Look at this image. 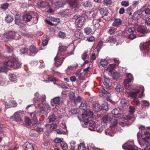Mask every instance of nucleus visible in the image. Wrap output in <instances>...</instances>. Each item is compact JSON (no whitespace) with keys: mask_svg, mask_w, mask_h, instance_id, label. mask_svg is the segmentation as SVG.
Segmentation results:
<instances>
[{"mask_svg":"<svg viewBox=\"0 0 150 150\" xmlns=\"http://www.w3.org/2000/svg\"><path fill=\"white\" fill-rule=\"evenodd\" d=\"M4 64L6 66L11 67L14 69L20 68L21 63L16 57H12L5 60Z\"/></svg>","mask_w":150,"mask_h":150,"instance_id":"obj_1","label":"nucleus"},{"mask_svg":"<svg viewBox=\"0 0 150 150\" xmlns=\"http://www.w3.org/2000/svg\"><path fill=\"white\" fill-rule=\"evenodd\" d=\"M3 37L8 40L20 38L21 36L17 33L13 31L6 32L3 34Z\"/></svg>","mask_w":150,"mask_h":150,"instance_id":"obj_2","label":"nucleus"},{"mask_svg":"<svg viewBox=\"0 0 150 150\" xmlns=\"http://www.w3.org/2000/svg\"><path fill=\"white\" fill-rule=\"evenodd\" d=\"M73 19L76 20V25L79 28H80L84 24L85 21V18L83 16L78 17L77 16H74Z\"/></svg>","mask_w":150,"mask_h":150,"instance_id":"obj_3","label":"nucleus"},{"mask_svg":"<svg viewBox=\"0 0 150 150\" xmlns=\"http://www.w3.org/2000/svg\"><path fill=\"white\" fill-rule=\"evenodd\" d=\"M65 57L59 56V53L57 54L56 57L54 58L55 64L57 67L61 66L65 59Z\"/></svg>","mask_w":150,"mask_h":150,"instance_id":"obj_4","label":"nucleus"},{"mask_svg":"<svg viewBox=\"0 0 150 150\" xmlns=\"http://www.w3.org/2000/svg\"><path fill=\"white\" fill-rule=\"evenodd\" d=\"M21 112L18 111L16 112L11 117V120L17 122L21 121L22 119L21 116Z\"/></svg>","mask_w":150,"mask_h":150,"instance_id":"obj_5","label":"nucleus"},{"mask_svg":"<svg viewBox=\"0 0 150 150\" xmlns=\"http://www.w3.org/2000/svg\"><path fill=\"white\" fill-rule=\"evenodd\" d=\"M100 94V96L106 97L107 100L109 99L110 96V94L109 93L106 91L102 87L99 90Z\"/></svg>","mask_w":150,"mask_h":150,"instance_id":"obj_6","label":"nucleus"},{"mask_svg":"<svg viewBox=\"0 0 150 150\" xmlns=\"http://www.w3.org/2000/svg\"><path fill=\"white\" fill-rule=\"evenodd\" d=\"M137 31L143 34L150 32V30L147 29L146 26L142 25L139 26L137 28Z\"/></svg>","mask_w":150,"mask_h":150,"instance_id":"obj_7","label":"nucleus"},{"mask_svg":"<svg viewBox=\"0 0 150 150\" xmlns=\"http://www.w3.org/2000/svg\"><path fill=\"white\" fill-rule=\"evenodd\" d=\"M140 91L139 89L135 88L133 89V91L131 92L129 94V96L131 98L135 99L137 98L138 94Z\"/></svg>","mask_w":150,"mask_h":150,"instance_id":"obj_8","label":"nucleus"},{"mask_svg":"<svg viewBox=\"0 0 150 150\" xmlns=\"http://www.w3.org/2000/svg\"><path fill=\"white\" fill-rule=\"evenodd\" d=\"M32 19L31 15L28 13H25L23 15V20L25 22L30 21Z\"/></svg>","mask_w":150,"mask_h":150,"instance_id":"obj_9","label":"nucleus"},{"mask_svg":"<svg viewBox=\"0 0 150 150\" xmlns=\"http://www.w3.org/2000/svg\"><path fill=\"white\" fill-rule=\"evenodd\" d=\"M122 147L123 149L127 150H137L135 149V146L129 144L128 142L123 145Z\"/></svg>","mask_w":150,"mask_h":150,"instance_id":"obj_10","label":"nucleus"},{"mask_svg":"<svg viewBox=\"0 0 150 150\" xmlns=\"http://www.w3.org/2000/svg\"><path fill=\"white\" fill-rule=\"evenodd\" d=\"M109 122H110L111 124V126L112 127H114L117 125V121L113 116H110V117H109Z\"/></svg>","mask_w":150,"mask_h":150,"instance_id":"obj_11","label":"nucleus"},{"mask_svg":"<svg viewBox=\"0 0 150 150\" xmlns=\"http://www.w3.org/2000/svg\"><path fill=\"white\" fill-rule=\"evenodd\" d=\"M60 102V99L59 97H55L51 100V104L53 106H54L55 104L59 105Z\"/></svg>","mask_w":150,"mask_h":150,"instance_id":"obj_12","label":"nucleus"},{"mask_svg":"<svg viewBox=\"0 0 150 150\" xmlns=\"http://www.w3.org/2000/svg\"><path fill=\"white\" fill-rule=\"evenodd\" d=\"M79 0H69L68 4L71 7L76 8L78 6Z\"/></svg>","mask_w":150,"mask_h":150,"instance_id":"obj_13","label":"nucleus"},{"mask_svg":"<svg viewBox=\"0 0 150 150\" xmlns=\"http://www.w3.org/2000/svg\"><path fill=\"white\" fill-rule=\"evenodd\" d=\"M103 83L108 89H110L111 83L109 79L107 78H105L104 79Z\"/></svg>","mask_w":150,"mask_h":150,"instance_id":"obj_14","label":"nucleus"},{"mask_svg":"<svg viewBox=\"0 0 150 150\" xmlns=\"http://www.w3.org/2000/svg\"><path fill=\"white\" fill-rule=\"evenodd\" d=\"M24 147L25 150H33V147L31 144L26 142L24 145Z\"/></svg>","mask_w":150,"mask_h":150,"instance_id":"obj_15","label":"nucleus"},{"mask_svg":"<svg viewBox=\"0 0 150 150\" xmlns=\"http://www.w3.org/2000/svg\"><path fill=\"white\" fill-rule=\"evenodd\" d=\"M102 109V107L99 104L96 103L93 105V110L96 112L100 111Z\"/></svg>","mask_w":150,"mask_h":150,"instance_id":"obj_16","label":"nucleus"},{"mask_svg":"<svg viewBox=\"0 0 150 150\" xmlns=\"http://www.w3.org/2000/svg\"><path fill=\"white\" fill-rule=\"evenodd\" d=\"M30 54H29L30 55H35L36 54L38 51L37 50L35 47L34 46H31L30 48Z\"/></svg>","mask_w":150,"mask_h":150,"instance_id":"obj_17","label":"nucleus"},{"mask_svg":"<svg viewBox=\"0 0 150 150\" xmlns=\"http://www.w3.org/2000/svg\"><path fill=\"white\" fill-rule=\"evenodd\" d=\"M89 129L90 130L92 131H95L96 129L95 127L96 126L95 122L93 121H90L89 122Z\"/></svg>","mask_w":150,"mask_h":150,"instance_id":"obj_18","label":"nucleus"},{"mask_svg":"<svg viewBox=\"0 0 150 150\" xmlns=\"http://www.w3.org/2000/svg\"><path fill=\"white\" fill-rule=\"evenodd\" d=\"M122 22V21L120 19H115L114 23L112 24V25L114 26L117 27L121 25Z\"/></svg>","mask_w":150,"mask_h":150,"instance_id":"obj_19","label":"nucleus"},{"mask_svg":"<svg viewBox=\"0 0 150 150\" xmlns=\"http://www.w3.org/2000/svg\"><path fill=\"white\" fill-rule=\"evenodd\" d=\"M127 79L125 80V82H131L133 80V76L131 73H128L127 74Z\"/></svg>","mask_w":150,"mask_h":150,"instance_id":"obj_20","label":"nucleus"},{"mask_svg":"<svg viewBox=\"0 0 150 150\" xmlns=\"http://www.w3.org/2000/svg\"><path fill=\"white\" fill-rule=\"evenodd\" d=\"M15 18V23L16 24H19L21 21V16L19 14H16Z\"/></svg>","mask_w":150,"mask_h":150,"instance_id":"obj_21","label":"nucleus"},{"mask_svg":"<svg viewBox=\"0 0 150 150\" xmlns=\"http://www.w3.org/2000/svg\"><path fill=\"white\" fill-rule=\"evenodd\" d=\"M59 48V49L57 54L59 53V56L62 57V55L63 54L62 52L66 50V48L64 46H60Z\"/></svg>","mask_w":150,"mask_h":150,"instance_id":"obj_22","label":"nucleus"},{"mask_svg":"<svg viewBox=\"0 0 150 150\" xmlns=\"http://www.w3.org/2000/svg\"><path fill=\"white\" fill-rule=\"evenodd\" d=\"M143 46L144 49L146 50V52H148L150 50V42L144 44Z\"/></svg>","mask_w":150,"mask_h":150,"instance_id":"obj_23","label":"nucleus"},{"mask_svg":"<svg viewBox=\"0 0 150 150\" xmlns=\"http://www.w3.org/2000/svg\"><path fill=\"white\" fill-rule=\"evenodd\" d=\"M121 110L119 108H117L114 109L112 111V113L115 115H118L120 114Z\"/></svg>","mask_w":150,"mask_h":150,"instance_id":"obj_24","label":"nucleus"},{"mask_svg":"<svg viewBox=\"0 0 150 150\" xmlns=\"http://www.w3.org/2000/svg\"><path fill=\"white\" fill-rule=\"evenodd\" d=\"M100 14L103 16H107L108 13V10L106 9L100 8L99 9Z\"/></svg>","mask_w":150,"mask_h":150,"instance_id":"obj_25","label":"nucleus"},{"mask_svg":"<svg viewBox=\"0 0 150 150\" xmlns=\"http://www.w3.org/2000/svg\"><path fill=\"white\" fill-rule=\"evenodd\" d=\"M38 98H34V103L35 105H37V106L39 108H41L43 105L41 102H39L38 103Z\"/></svg>","mask_w":150,"mask_h":150,"instance_id":"obj_26","label":"nucleus"},{"mask_svg":"<svg viewBox=\"0 0 150 150\" xmlns=\"http://www.w3.org/2000/svg\"><path fill=\"white\" fill-rule=\"evenodd\" d=\"M9 79L10 81L11 82L15 83L17 82V78L16 76L13 74H9Z\"/></svg>","mask_w":150,"mask_h":150,"instance_id":"obj_27","label":"nucleus"},{"mask_svg":"<svg viewBox=\"0 0 150 150\" xmlns=\"http://www.w3.org/2000/svg\"><path fill=\"white\" fill-rule=\"evenodd\" d=\"M13 20V18L12 16L9 15H7L6 16L5 18V20L6 22L8 23H10L12 22Z\"/></svg>","mask_w":150,"mask_h":150,"instance_id":"obj_28","label":"nucleus"},{"mask_svg":"<svg viewBox=\"0 0 150 150\" xmlns=\"http://www.w3.org/2000/svg\"><path fill=\"white\" fill-rule=\"evenodd\" d=\"M57 117L54 115L52 114L48 117L49 121V122H53L57 119Z\"/></svg>","mask_w":150,"mask_h":150,"instance_id":"obj_29","label":"nucleus"},{"mask_svg":"<svg viewBox=\"0 0 150 150\" xmlns=\"http://www.w3.org/2000/svg\"><path fill=\"white\" fill-rule=\"evenodd\" d=\"M92 2L90 1H88L83 4V6L85 7H90L91 6Z\"/></svg>","mask_w":150,"mask_h":150,"instance_id":"obj_30","label":"nucleus"},{"mask_svg":"<svg viewBox=\"0 0 150 150\" xmlns=\"http://www.w3.org/2000/svg\"><path fill=\"white\" fill-rule=\"evenodd\" d=\"M123 90V86L120 85H118L115 88V90L118 92H122Z\"/></svg>","mask_w":150,"mask_h":150,"instance_id":"obj_31","label":"nucleus"},{"mask_svg":"<svg viewBox=\"0 0 150 150\" xmlns=\"http://www.w3.org/2000/svg\"><path fill=\"white\" fill-rule=\"evenodd\" d=\"M28 49L25 48H22L20 50V54H26L29 55L28 52Z\"/></svg>","mask_w":150,"mask_h":150,"instance_id":"obj_32","label":"nucleus"},{"mask_svg":"<svg viewBox=\"0 0 150 150\" xmlns=\"http://www.w3.org/2000/svg\"><path fill=\"white\" fill-rule=\"evenodd\" d=\"M64 4L63 2L61 1L57 2L55 3V5L56 6V8H59L60 7H63L64 5Z\"/></svg>","mask_w":150,"mask_h":150,"instance_id":"obj_33","label":"nucleus"},{"mask_svg":"<svg viewBox=\"0 0 150 150\" xmlns=\"http://www.w3.org/2000/svg\"><path fill=\"white\" fill-rule=\"evenodd\" d=\"M130 82L124 81V85L126 89L130 90L132 89V86L129 84Z\"/></svg>","mask_w":150,"mask_h":150,"instance_id":"obj_34","label":"nucleus"},{"mask_svg":"<svg viewBox=\"0 0 150 150\" xmlns=\"http://www.w3.org/2000/svg\"><path fill=\"white\" fill-rule=\"evenodd\" d=\"M108 63L107 61L105 59H102L100 62V65L105 67Z\"/></svg>","mask_w":150,"mask_h":150,"instance_id":"obj_35","label":"nucleus"},{"mask_svg":"<svg viewBox=\"0 0 150 150\" xmlns=\"http://www.w3.org/2000/svg\"><path fill=\"white\" fill-rule=\"evenodd\" d=\"M60 145L62 149L63 150H66L68 148V146L67 144L64 142H61Z\"/></svg>","mask_w":150,"mask_h":150,"instance_id":"obj_36","label":"nucleus"},{"mask_svg":"<svg viewBox=\"0 0 150 150\" xmlns=\"http://www.w3.org/2000/svg\"><path fill=\"white\" fill-rule=\"evenodd\" d=\"M139 88L142 90V93L140 94L139 96V97L142 98L144 96V87L142 85H140L139 86Z\"/></svg>","mask_w":150,"mask_h":150,"instance_id":"obj_37","label":"nucleus"},{"mask_svg":"<svg viewBox=\"0 0 150 150\" xmlns=\"http://www.w3.org/2000/svg\"><path fill=\"white\" fill-rule=\"evenodd\" d=\"M87 108V105L85 103H82L80 106V108L83 110H86Z\"/></svg>","mask_w":150,"mask_h":150,"instance_id":"obj_38","label":"nucleus"},{"mask_svg":"<svg viewBox=\"0 0 150 150\" xmlns=\"http://www.w3.org/2000/svg\"><path fill=\"white\" fill-rule=\"evenodd\" d=\"M109 117L110 116L105 115L102 119V121L104 123L109 122Z\"/></svg>","mask_w":150,"mask_h":150,"instance_id":"obj_39","label":"nucleus"},{"mask_svg":"<svg viewBox=\"0 0 150 150\" xmlns=\"http://www.w3.org/2000/svg\"><path fill=\"white\" fill-rule=\"evenodd\" d=\"M142 102L143 103V107H149V106L150 103L149 101L144 100L142 101Z\"/></svg>","mask_w":150,"mask_h":150,"instance_id":"obj_40","label":"nucleus"},{"mask_svg":"<svg viewBox=\"0 0 150 150\" xmlns=\"http://www.w3.org/2000/svg\"><path fill=\"white\" fill-rule=\"evenodd\" d=\"M95 147L93 144L89 143L88 145V150H95Z\"/></svg>","mask_w":150,"mask_h":150,"instance_id":"obj_41","label":"nucleus"},{"mask_svg":"<svg viewBox=\"0 0 150 150\" xmlns=\"http://www.w3.org/2000/svg\"><path fill=\"white\" fill-rule=\"evenodd\" d=\"M84 32L87 35H89L91 33V29L90 28L86 27L84 29Z\"/></svg>","mask_w":150,"mask_h":150,"instance_id":"obj_42","label":"nucleus"},{"mask_svg":"<svg viewBox=\"0 0 150 150\" xmlns=\"http://www.w3.org/2000/svg\"><path fill=\"white\" fill-rule=\"evenodd\" d=\"M103 3L105 6H109L112 3L111 0H103Z\"/></svg>","mask_w":150,"mask_h":150,"instance_id":"obj_43","label":"nucleus"},{"mask_svg":"<svg viewBox=\"0 0 150 150\" xmlns=\"http://www.w3.org/2000/svg\"><path fill=\"white\" fill-rule=\"evenodd\" d=\"M78 150H85V148L84 144L82 143H81L78 145Z\"/></svg>","mask_w":150,"mask_h":150,"instance_id":"obj_44","label":"nucleus"},{"mask_svg":"<svg viewBox=\"0 0 150 150\" xmlns=\"http://www.w3.org/2000/svg\"><path fill=\"white\" fill-rule=\"evenodd\" d=\"M113 69L114 67L112 64H110L109 66L107 68V70H108L109 72L111 74H112Z\"/></svg>","mask_w":150,"mask_h":150,"instance_id":"obj_45","label":"nucleus"},{"mask_svg":"<svg viewBox=\"0 0 150 150\" xmlns=\"http://www.w3.org/2000/svg\"><path fill=\"white\" fill-rule=\"evenodd\" d=\"M35 130L32 129L31 130L29 133V134L30 136L32 137H35L37 136V134L35 132Z\"/></svg>","mask_w":150,"mask_h":150,"instance_id":"obj_46","label":"nucleus"},{"mask_svg":"<svg viewBox=\"0 0 150 150\" xmlns=\"http://www.w3.org/2000/svg\"><path fill=\"white\" fill-rule=\"evenodd\" d=\"M79 112V110L77 109L74 108L71 110V112L73 115L76 114H77Z\"/></svg>","mask_w":150,"mask_h":150,"instance_id":"obj_47","label":"nucleus"},{"mask_svg":"<svg viewBox=\"0 0 150 150\" xmlns=\"http://www.w3.org/2000/svg\"><path fill=\"white\" fill-rule=\"evenodd\" d=\"M121 5L124 7H127L129 6V3L127 1H123L121 2Z\"/></svg>","mask_w":150,"mask_h":150,"instance_id":"obj_48","label":"nucleus"},{"mask_svg":"<svg viewBox=\"0 0 150 150\" xmlns=\"http://www.w3.org/2000/svg\"><path fill=\"white\" fill-rule=\"evenodd\" d=\"M25 121L26 123L28 125H30L32 124L31 120L28 117H25Z\"/></svg>","mask_w":150,"mask_h":150,"instance_id":"obj_49","label":"nucleus"},{"mask_svg":"<svg viewBox=\"0 0 150 150\" xmlns=\"http://www.w3.org/2000/svg\"><path fill=\"white\" fill-rule=\"evenodd\" d=\"M63 140V139L62 138H57L55 139L54 140V142L56 143H60L61 144V143L63 142L62 140Z\"/></svg>","mask_w":150,"mask_h":150,"instance_id":"obj_50","label":"nucleus"},{"mask_svg":"<svg viewBox=\"0 0 150 150\" xmlns=\"http://www.w3.org/2000/svg\"><path fill=\"white\" fill-rule=\"evenodd\" d=\"M120 76V74L117 72H115L113 73V78L114 79H117Z\"/></svg>","mask_w":150,"mask_h":150,"instance_id":"obj_51","label":"nucleus"},{"mask_svg":"<svg viewBox=\"0 0 150 150\" xmlns=\"http://www.w3.org/2000/svg\"><path fill=\"white\" fill-rule=\"evenodd\" d=\"M143 140L146 142V143H148L150 141V136H146L143 138Z\"/></svg>","mask_w":150,"mask_h":150,"instance_id":"obj_52","label":"nucleus"},{"mask_svg":"<svg viewBox=\"0 0 150 150\" xmlns=\"http://www.w3.org/2000/svg\"><path fill=\"white\" fill-rule=\"evenodd\" d=\"M58 35L59 37L62 38H64L66 36L65 33L63 32H59Z\"/></svg>","mask_w":150,"mask_h":150,"instance_id":"obj_53","label":"nucleus"},{"mask_svg":"<svg viewBox=\"0 0 150 150\" xmlns=\"http://www.w3.org/2000/svg\"><path fill=\"white\" fill-rule=\"evenodd\" d=\"M129 110V112L131 114H133L135 111V108L134 106H130Z\"/></svg>","mask_w":150,"mask_h":150,"instance_id":"obj_54","label":"nucleus"},{"mask_svg":"<svg viewBox=\"0 0 150 150\" xmlns=\"http://www.w3.org/2000/svg\"><path fill=\"white\" fill-rule=\"evenodd\" d=\"M40 114H46L47 113H48L47 111L46 110V108H45L44 107L43 108H42L40 110Z\"/></svg>","mask_w":150,"mask_h":150,"instance_id":"obj_55","label":"nucleus"},{"mask_svg":"<svg viewBox=\"0 0 150 150\" xmlns=\"http://www.w3.org/2000/svg\"><path fill=\"white\" fill-rule=\"evenodd\" d=\"M78 67V64L77 63H76L74 65H72L68 66V69L69 70H71V69L74 68L75 69L77 68Z\"/></svg>","mask_w":150,"mask_h":150,"instance_id":"obj_56","label":"nucleus"},{"mask_svg":"<svg viewBox=\"0 0 150 150\" xmlns=\"http://www.w3.org/2000/svg\"><path fill=\"white\" fill-rule=\"evenodd\" d=\"M81 97L80 96H78L76 98L74 99V103L76 104V103L80 102L81 100Z\"/></svg>","mask_w":150,"mask_h":150,"instance_id":"obj_57","label":"nucleus"},{"mask_svg":"<svg viewBox=\"0 0 150 150\" xmlns=\"http://www.w3.org/2000/svg\"><path fill=\"white\" fill-rule=\"evenodd\" d=\"M30 116H33V120L34 121L35 123H36V122L37 121V120L35 114L33 113H31Z\"/></svg>","mask_w":150,"mask_h":150,"instance_id":"obj_58","label":"nucleus"},{"mask_svg":"<svg viewBox=\"0 0 150 150\" xmlns=\"http://www.w3.org/2000/svg\"><path fill=\"white\" fill-rule=\"evenodd\" d=\"M8 3H5L3 4L1 6L2 9H5L8 8Z\"/></svg>","mask_w":150,"mask_h":150,"instance_id":"obj_59","label":"nucleus"},{"mask_svg":"<svg viewBox=\"0 0 150 150\" xmlns=\"http://www.w3.org/2000/svg\"><path fill=\"white\" fill-rule=\"evenodd\" d=\"M136 35L133 33H131L128 36V38L130 40H133L136 38Z\"/></svg>","mask_w":150,"mask_h":150,"instance_id":"obj_60","label":"nucleus"},{"mask_svg":"<svg viewBox=\"0 0 150 150\" xmlns=\"http://www.w3.org/2000/svg\"><path fill=\"white\" fill-rule=\"evenodd\" d=\"M9 103L11 107H15L17 106V103L15 101L12 100Z\"/></svg>","mask_w":150,"mask_h":150,"instance_id":"obj_61","label":"nucleus"},{"mask_svg":"<svg viewBox=\"0 0 150 150\" xmlns=\"http://www.w3.org/2000/svg\"><path fill=\"white\" fill-rule=\"evenodd\" d=\"M71 146L73 148H75L76 146V142L74 140H72L70 142Z\"/></svg>","mask_w":150,"mask_h":150,"instance_id":"obj_62","label":"nucleus"},{"mask_svg":"<svg viewBox=\"0 0 150 150\" xmlns=\"http://www.w3.org/2000/svg\"><path fill=\"white\" fill-rule=\"evenodd\" d=\"M6 65H4L0 68L1 72H5L7 69V67Z\"/></svg>","mask_w":150,"mask_h":150,"instance_id":"obj_63","label":"nucleus"},{"mask_svg":"<svg viewBox=\"0 0 150 150\" xmlns=\"http://www.w3.org/2000/svg\"><path fill=\"white\" fill-rule=\"evenodd\" d=\"M145 23L148 25H150V16L146 18L145 19Z\"/></svg>","mask_w":150,"mask_h":150,"instance_id":"obj_64","label":"nucleus"}]
</instances>
